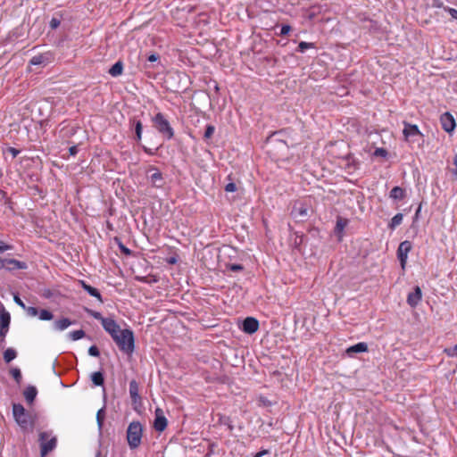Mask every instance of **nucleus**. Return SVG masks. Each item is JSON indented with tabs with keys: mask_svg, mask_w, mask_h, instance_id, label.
I'll return each instance as SVG.
<instances>
[{
	"mask_svg": "<svg viewBox=\"0 0 457 457\" xmlns=\"http://www.w3.org/2000/svg\"><path fill=\"white\" fill-rule=\"evenodd\" d=\"M309 206L303 202H296L291 211V215L294 219L303 221L309 215Z\"/></svg>",
	"mask_w": 457,
	"mask_h": 457,
	"instance_id": "nucleus-6",
	"label": "nucleus"
},
{
	"mask_svg": "<svg viewBox=\"0 0 457 457\" xmlns=\"http://www.w3.org/2000/svg\"><path fill=\"white\" fill-rule=\"evenodd\" d=\"M123 71V65L120 62H117L114 63L112 68L109 70V73L112 77L120 76L122 73Z\"/></svg>",
	"mask_w": 457,
	"mask_h": 457,
	"instance_id": "nucleus-21",
	"label": "nucleus"
},
{
	"mask_svg": "<svg viewBox=\"0 0 457 457\" xmlns=\"http://www.w3.org/2000/svg\"><path fill=\"white\" fill-rule=\"evenodd\" d=\"M154 428L158 432H162L167 427V419L161 408H156L154 411Z\"/></svg>",
	"mask_w": 457,
	"mask_h": 457,
	"instance_id": "nucleus-8",
	"label": "nucleus"
},
{
	"mask_svg": "<svg viewBox=\"0 0 457 457\" xmlns=\"http://www.w3.org/2000/svg\"><path fill=\"white\" fill-rule=\"evenodd\" d=\"M59 25H60V21H59L58 19H56V18H53V19L51 20V21H50V27H51L52 29H56V28H58V27H59Z\"/></svg>",
	"mask_w": 457,
	"mask_h": 457,
	"instance_id": "nucleus-45",
	"label": "nucleus"
},
{
	"mask_svg": "<svg viewBox=\"0 0 457 457\" xmlns=\"http://www.w3.org/2000/svg\"><path fill=\"white\" fill-rule=\"evenodd\" d=\"M346 224H347V220H343V219L339 218L337 220L336 230L338 233H341L344 230L345 227L346 226Z\"/></svg>",
	"mask_w": 457,
	"mask_h": 457,
	"instance_id": "nucleus-32",
	"label": "nucleus"
},
{
	"mask_svg": "<svg viewBox=\"0 0 457 457\" xmlns=\"http://www.w3.org/2000/svg\"><path fill=\"white\" fill-rule=\"evenodd\" d=\"M5 261V269L7 270H25L27 269V264L24 262H21L15 259H4Z\"/></svg>",
	"mask_w": 457,
	"mask_h": 457,
	"instance_id": "nucleus-12",
	"label": "nucleus"
},
{
	"mask_svg": "<svg viewBox=\"0 0 457 457\" xmlns=\"http://www.w3.org/2000/svg\"><path fill=\"white\" fill-rule=\"evenodd\" d=\"M1 320H2V328L4 327H8L9 322H10V316L8 314L6 315V317L4 315H2Z\"/></svg>",
	"mask_w": 457,
	"mask_h": 457,
	"instance_id": "nucleus-43",
	"label": "nucleus"
},
{
	"mask_svg": "<svg viewBox=\"0 0 457 457\" xmlns=\"http://www.w3.org/2000/svg\"><path fill=\"white\" fill-rule=\"evenodd\" d=\"M236 190H237V186L234 183H228L225 187V191L226 192H235Z\"/></svg>",
	"mask_w": 457,
	"mask_h": 457,
	"instance_id": "nucleus-44",
	"label": "nucleus"
},
{
	"mask_svg": "<svg viewBox=\"0 0 457 457\" xmlns=\"http://www.w3.org/2000/svg\"><path fill=\"white\" fill-rule=\"evenodd\" d=\"M368 351V345L366 343L361 342L354 345H352L346 349V353L352 355L356 353H364Z\"/></svg>",
	"mask_w": 457,
	"mask_h": 457,
	"instance_id": "nucleus-15",
	"label": "nucleus"
},
{
	"mask_svg": "<svg viewBox=\"0 0 457 457\" xmlns=\"http://www.w3.org/2000/svg\"><path fill=\"white\" fill-rule=\"evenodd\" d=\"M152 170H154V173L150 176V182L156 187H162L163 182L162 173L154 168Z\"/></svg>",
	"mask_w": 457,
	"mask_h": 457,
	"instance_id": "nucleus-16",
	"label": "nucleus"
},
{
	"mask_svg": "<svg viewBox=\"0 0 457 457\" xmlns=\"http://www.w3.org/2000/svg\"><path fill=\"white\" fill-rule=\"evenodd\" d=\"M104 418H105V411H104V407H103L96 413V421H97L99 430H101L103 428Z\"/></svg>",
	"mask_w": 457,
	"mask_h": 457,
	"instance_id": "nucleus-26",
	"label": "nucleus"
},
{
	"mask_svg": "<svg viewBox=\"0 0 457 457\" xmlns=\"http://www.w3.org/2000/svg\"><path fill=\"white\" fill-rule=\"evenodd\" d=\"M242 269H243V267L239 264H232L230 266V270L233 271H238V270H241Z\"/></svg>",
	"mask_w": 457,
	"mask_h": 457,
	"instance_id": "nucleus-50",
	"label": "nucleus"
},
{
	"mask_svg": "<svg viewBox=\"0 0 457 457\" xmlns=\"http://www.w3.org/2000/svg\"><path fill=\"white\" fill-rule=\"evenodd\" d=\"M27 312V314L30 317H35L38 315V310L36 307L29 306L24 309Z\"/></svg>",
	"mask_w": 457,
	"mask_h": 457,
	"instance_id": "nucleus-34",
	"label": "nucleus"
},
{
	"mask_svg": "<svg viewBox=\"0 0 457 457\" xmlns=\"http://www.w3.org/2000/svg\"><path fill=\"white\" fill-rule=\"evenodd\" d=\"M259 328V322L256 319L252 317H247L243 321L242 329L244 332L247 334H253L256 332Z\"/></svg>",
	"mask_w": 457,
	"mask_h": 457,
	"instance_id": "nucleus-10",
	"label": "nucleus"
},
{
	"mask_svg": "<svg viewBox=\"0 0 457 457\" xmlns=\"http://www.w3.org/2000/svg\"><path fill=\"white\" fill-rule=\"evenodd\" d=\"M158 58H159V56H158L157 54H150V55L148 56L147 60H148L149 62H156V61L158 60Z\"/></svg>",
	"mask_w": 457,
	"mask_h": 457,
	"instance_id": "nucleus-51",
	"label": "nucleus"
},
{
	"mask_svg": "<svg viewBox=\"0 0 457 457\" xmlns=\"http://www.w3.org/2000/svg\"><path fill=\"white\" fill-rule=\"evenodd\" d=\"M291 30V27L289 25H283L280 29V35L286 36L287 35Z\"/></svg>",
	"mask_w": 457,
	"mask_h": 457,
	"instance_id": "nucleus-42",
	"label": "nucleus"
},
{
	"mask_svg": "<svg viewBox=\"0 0 457 457\" xmlns=\"http://www.w3.org/2000/svg\"><path fill=\"white\" fill-rule=\"evenodd\" d=\"M39 441L41 446V456L45 457L49 452L54 450L56 446V437H50V434L47 432H42L39 435Z\"/></svg>",
	"mask_w": 457,
	"mask_h": 457,
	"instance_id": "nucleus-5",
	"label": "nucleus"
},
{
	"mask_svg": "<svg viewBox=\"0 0 457 457\" xmlns=\"http://www.w3.org/2000/svg\"><path fill=\"white\" fill-rule=\"evenodd\" d=\"M267 453H268V451L267 450H263V451H261V452L257 453L253 457H262L263 455H265Z\"/></svg>",
	"mask_w": 457,
	"mask_h": 457,
	"instance_id": "nucleus-52",
	"label": "nucleus"
},
{
	"mask_svg": "<svg viewBox=\"0 0 457 457\" xmlns=\"http://www.w3.org/2000/svg\"><path fill=\"white\" fill-rule=\"evenodd\" d=\"M375 156L386 157L387 155V152L384 148H377L374 152Z\"/></svg>",
	"mask_w": 457,
	"mask_h": 457,
	"instance_id": "nucleus-40",
	"label": "nucleus"
},
{
	"mask_svg": "<svg viewBox=\"0 0 457 457\" xmlns=\"http://www.w3.org/2000/svg\"><path fill=\"white\" fill-rule=\"evenodd\" d=\"M10 373L11 375L12 376V378L15 379V381L20 384L21 381V372L20 370V369L18 368H12L11 370H10Z\"/></svg>",
	"mask_w": 457,
	"mask_h": 457,
	"instance_id": "nucleus-29",
	"label": "nucleus"
},
{
	"mask_svg": "<svg viewBox=\"0 0 457 457\" xmlns=\"http://www.w3.org/2000/svg\"><path fill=\"white\" fill-rule=\"evenodd\" d=\"M69 337L71 340L76 341L85 337V332L82 329L71 331L69 333Z\"/></svg>",
	"mask_w": 457,
	"mask_h": 457,
	"instance_id": "nucleus-27",
	"label": "nucleus"
},
{
	"mask_svg": "<svg viewBox=\"0 0 457 457\" xmlns=\"http://www.w3.org/2000/svg\"><path fill=\"white\" fill-rule=\"evenodd\" d=\"M53 317H54V315L48 310L44 309V310H41L40 312H38V318L41 320H51L53 319Z\"/></svg>",
	"mask_w": 457,
	"mask_h": 457,
	"instance_id": "nucleus-28",
	"label": "nucleus"
},
{
	"mask_svg": "<svg viewBox=\"0 0 457 457\" xmlns=\"http://www.w3.org/2000/svg\"><path fill=\"white\" fill-rule=\"evenodd\" d=\"M29 62L32 65H39L44 62V57L42 55H36L31 58Z\"/></svg>",
	"mask_w": 457,
	"mask_h": 457,
	"instance_id": "nucleus-35",
	"label": "nucleus"
},
{
	"mask_svg": "<svg viewBox=\"0 0 457 457\" xmlns=\"http://www.w3.org/2000/svg\"><path fill=\"white\" fill-rule=\"evenodd\" d=\"M144 427L137 420L131 421L126 431V439L130 450L137 449L142 443Z\"/></svg>",
	"mask_w": 457,
	"mask_h": 457,
	"instance_id": "nucleus-1",
	"label": "nucleus"
},
{
	"mask_svg": "<svg viewBox=\"0 0 457 457\" xmlns=\"http://www.w3.org/2000/svg\"><path fill=\"white\" fill-rule=\"evenodd\" d=\"M440 122L444 130L448 133L453 132L456 126L453 116L449 112L441 115Z\"/></svg>",
	"mask_w": 457,
	"mask_h": 457,
	"instance_id": "nucleus-9",
	"label": "nucleus"
},
{
	"mask_svg": "<svg viewBox=\"0 0 457 457\" xmlns=\"http://www.w3.org/2000/svg\"><path fill=\"white\" fill-rule=\"evenodd\" d=\"M80 283L84 290L87 291L91 296L97 298L101 303L103 302L102 296L96 288L86 284L84 281H80Z\"/></svg>",
	"mask_w": 457,
	"mask_h": 457,
	"instance_id": "nucleus-19",
	"label": "nucleus"
},
{
	"mask_svg": "<svg viewBox=\"0 0 457 457\" xmlns=\"http://www.w3.org/2000/svg\"><path fill=\"white\" fill-rule=\"evenodd\" d=\"M8 152L12 154V158H15L20 153L19 150L13 148V147L8 148Z\"/></svg>",
	"mask_w": 457,
	"mask_h": 457,
	"instance_id": "nucleus-47",
	"label": "nucleus"
},
{
	"mask_svg": "<svg viewBox=\"0 0 457 457\" xmlns=\"http://www.w3.org/2000/svg\"><path fill=\"white\" fill-rule=\"evenodd\" d=\"M12 415L15 421L21 428L26 429L29 425V416L25 408L20 403L12 404Z\"/></svg>",
	"mask_w": 457,
	"mask_h": 457,
	"instance_id": "nucleus-4",
	"label": "nucleus"
},
{
	"mask_svg": "<svg viewBox=\"0 0 457 457\" xmlns=\"http://www.w3.org/2000/svg\"><path fill=\"white\" fill-rule=\"evenodd\" d=\"M69 153H70L71 155L77 154V153H78V146L77 145L71 146L69 148Z\"/></svg>",
	"mask_w": 457,
	"mask_h": 457,
	"instance_id": "nucleus-48",
	"label": "nucleus"
},
{
	"mask_svg": "<svg viewBox=\"0 0 457 457\" xmlns=\"http://www.w3.org/2000/svg\"><path fill=\"white\" fill-rule=\"evenodd\" d=\"M122 330L123 329H121L120 327H119V328L115 329V332H112L110 334V336L112 337V338L113 339L114 342L118 339V337L120 336V334L122 333Z\"/></svg>",
	"mask_w": 457,
	"mask_h": 457,
	"instance_id": "nucleus-41",
	"label": "nucleus"
},
{
	"mask_svg": "<svg viewBox=\"0 0 457 457\" xmlns=\"http://www.w3.org/2000/svg\"><path fill=\"white\" fill-rule=\"evenodd\" d=\"M88 354L94 357L99 356L100 353L98 348L96 345H92L88 349Z\"/></svg>",
	"mask_w": 457,
	"mask_h": 457,
	"instance_id": "nucleus-38",
	"label": "nucleus"
},
{
	"mask_svg": "<svg viewBox=\"0 0 457 457\" xmlns=\"http://www.w3.org/2000/svg\"><path fill=\"white\" fill-rule=\"evenodd\" d=\"M390 197L395 200H401L404 197V191L400 187H395L390 191Z\"/></svg>",
	"mask_w": 457,
	"mask_h": 457,
	"instance_id": "nucleus-20",
	"label": "nucleus"
},
{
	"mask_svg": "<svg viewBox=\"0 0 457 457\" xmlns=\"http://www.w3.org/2000/svg\"><path fill=\"white\" fill-rule=\"evenodd\" d=\"M115 343L120 351L126 353H133L135 348V340L132 330L129 328L123 329Z\"/></svg>",
	"mask_w": 457,
	"mask_h": 457,
	"instance_id": "nucleus-3",
	"label": "nucleus"
},
{
	"mask_svg": "<svg viewBox=\"0 0 457 457\" xmlns=\"http://www.w3.org/2000/svg\"><path fill=\"white\" fill-rule=\"evenodd\" d=\"M453 164L455 166L454 174L457 177V154L454 156Z\"/></svg>",
	"mask_w": 457,
	"mask_h": 457,
	"instance_id": "nucleus-53",
	"label": "nucleus"
},
{
	"mask_svg": "<svg viewBox=\"0 0 457 457\" xmlns=\"http://www.w3.org/2000/svg\"><path fill=\"white\" fill-rule=\"evenodd\" d=\"M37 388L33 386H29L24 390V393H23L26 401L29 403H33V401L35 400V398L37 396Z\"/></svg>",
	"mask_w": 457,
	"mask_h": 457,
	"instance_id": "nucleus-17",
	"label": "nucleus"
},
{
	"mask_svg": "<svg viewBox=\"0 0 457 457\" xmlns=\"http://www.w3.org/2000/svg\"><path fill=\"white\" fill-rule=\"evenodd\" d=\"M71 324H72V322L69 319L63 318V319L55 320L54 323V328L56 330L63 331L66 328H68Z\"/></svg>",
	"mask_w": 457,
	"mask_h": 457,
	"instance_id": "nucleus-18",
	"label": "nucleus"
},
{
	"mask_svg": "<svg viewBox=\"0 0 457 457\" xmlns=\"http://www.w3.org/2000/svg\"><path fill=\"white\" fill-rule=\"evenodd\" d=\"M5 269V261L3 258H0V270Z\"/></svg>",
	"mask_w": 457,
	"mask_h": 457,
	"instance_id": "nucleus-54",
	"label": "nucleus"
},
{
	"mask_svg": "<svg viewBox=\"0 0 457 457\" xmlns=\"http://www.w3.org/2000/svg\"><path fill=\"white\" fill-rule=\"evenodd\" d=\"M403 132L406 139L421 134L417 125H411L408 123H404V129Z\"/></svg>",
	"mask_w": 457,
	"mask_h": 457,
	"instance_id": "nucleus-13",
	"label": "nucleus"
},
{
	"mask_svg": "<svg viewBox=\"0 0 457 457\" xmlns=\"http://www.w3.org/2000/svg\"><path fill=\"white\" fill-rule=\"evenodd\" d=\"M142 130H143V125L140 120H137L135 123V131L137 136V140L140 141L142 138Z\"/></svg>",
	"mask_w": 457,
	"mask_h": 457,
	"instance_id": "nucleus-30",
	"label": "nucleus"
},
{
	"mask_svg": "<svg viewBox=\"0 0 457 457\" xmlns=\"http://www.w3.org/2000/svg\"><path fill=\"white\" fill-rule=\"evenodd\" d=\"M129 395L134 402H137L139 398L137 384L134 380L129 383Z\"/></svg>",
	"mask_w": 457,
	"mask_h": 457,
	"instance_id": "nucleus-22",
	"label": "nucleus"
},
{
	"mask_svg": "<svg viewBox=\"0 0 457 457\" xmlns=\"http://www.w3.org/2000/svg\"><path fill=\"white\" fill-rule=\"evenodd\" d=\"M411 250V244L410 241H403L402 242L397 249V257L400 261L401 267L403 270L405 269V265L408 259V254Z\"/></svg>",
	"mask_w": 457,
	"mask_h": 457,
	"instance_id": "nucleus-7",
	"label": "nucleus"
},
{
	"mask_svg": "<svg viewBox=\"0 0 457 457\" xmlns=\"http://www.w3.org/2000/svg\"><path fill=\"white\" fill-rule=\"evenodd\" d=\"M91 379L96 386H102L104 384V376L100 371L94 372L91 375Z\"/></svg>",
	"mask_w": 457,
	"mask_h": 457,
	"instance_id": "nucleus-24",
	"label": "nucleus"
},
{
	"mask_svg": "<svg viewBox=\"0 0 457 457\" xmlns=\"http://www.w3.org/2000/svg\"><path fill=\"white\" fill-rule=\"evenodd\" d=\"M312 46H313V45L312 43H307V42L302 41L298 45V51L301 53H303V52H305V50H307L308 48H311Z\"/></svg>",
	"mask_w": 457,
	"mask_h": 457,
	"instance_id": "nucleus-33",
	"label": "nucleus"
},
{
	"mask_svg": "<svg viewBox=\"0 0 457 457\" xmlns=\"http://www.w3.org/2000/svg\"><path fill=\"white\" fill-rule=\"evenodd\" d=\"M16 351L12 348H8L4 352V359L6 362L12 361L16 358Z\"/></svg>",
	"mask_w": 457,
	"mask_h": 457,
	"instance_id": "nucleus-25",
	"label": "nucleus"
},
{
	"mask_svg": "<svg viewBox=\"0 0 457 457\" xmlns=\"http://www.w3.org/2000/svg\"><path fill=\"white\" fill-rule=\"evenodd\" d=\"M448 12H449V13L451 14V16H452L453 19H456V20H457V10H456V9L449 8V9H448Z\"/></svg>",
	"mask_w": 457,
	"mask_h": 457,
	"instance_id": "nucleus-49",
	"label": "nucleus"
},
{
	"mask_svg": "<svg viewBox=\"0 0 457 457\" xmlns=\"http://www.w3.org/2000/svg\"><path fill=\"white\" fill-rule=\"evenodd\" d=\"M12 248V245L4 243V241L0 240V253H4L8 250H11Z\"/></svg>",
	"mask_w": 457,
	"mask_h": 457,
	"instance_id": "nucleus-39",
	"label": "nucleus"
},
{
	"mask_svg": "<svg viewBox=\"0 0 457 457\" xmlns=\"http://www.w3.org/2000/svg\"><path fill=\"white\" fill-rule=\"evenodd\" d=\"M13 300H14V302H15L18 305H20L21 308H23V309H25V308H26L25 303L22 302V300H21L18 295H14Z\"/></svg>",
	"mask_w": 457,
	"mask_h": 457,
	"instance_id": "nucleus-46",
	"label": "nucleus"
},
{
	"mask_svg": "<svg viewBox=\"0 0 457 457\" xmlns=\"http://www.w3.org/2000/svg\"><path fill=\"white\" fill-rule=\"evenodd\" d=\"M403 219V214H402V213H397V214H395V215L392 218V220H391V221H390V223H389V228H390L391 229L395 228L397 226H399V225L402 223Z\"/></svg>",
	"mask_w": 457,
	"mask_h": 457,
	"instance_id": "nucleus-23",
	"label": "nucleus"
},
{
	"mask_svg": "<svg viewBox=\"0 0 457 457\" xmlns=\"http://www.w3.org/2000/svg\"><path fill=\"white\" fill-rule=\"evenodd\" d=\"M152 122L155 129L163 136L164 138L170 140L174 137V129L170 126L169 120L162 112L156 113L152 118Z\"/></svg>",
	"mask_w": 457,
	"mask_h": 457,
	"instance_id": "nucleus-2",
	"label": "nucleus"
},
{
	"mask_svg": "<svg viewBox=\"0 0 457 457\" xmlns=\"http://www.w3.org/2000/svg\"><path fill=\"white\" fill-rule=\"evenodd\" d=\"M176 262V259L175 258H170V261H169V263H175Z\"/></svg>",
	"mask_w": 457,
	"mask_h": 457,
	"instance_id": "nucleus-55",
	"label": "nucleus"
},
{
	"mask_svg": "<svg viewBox=\"0 0 457 457\" xmlns=\"http://www.w3.org/2000/svg\"><path fill=\"white\" fill-rule=\"evenodd\" d=\"M445 353L449 357H457V345H455L453 347L445 349Z\"/></svg>",
	"mask_w": 457,
	"mask_h": 457,
	"instance_id": "nucleus-37",
	"label": "nucleus"
},
{
	"mask_svg": "<svg viewBox=\"0 0 457 457\" xmlns=\"http://www.w3.org/2000/svg\"><path fill=\"white\" fill-rule=\"evenodd\" d=\"M86 312L90 315L92 316L93 318H95L96 320H98L101 321V324H103V320H105L106 318H104L102 316V314L98 312H96V311H93V310H90V309H86Z\"/></svg>",
	"mask_w": 457,
	"mask_h": 457,
	"instance_id": "nucleus-31",
	"label": "nucleus"
},
{
	"mask_svg": "<svg viewBox=\"0 0 457 457\" xmlns=\"http://www.w3.org/2000/svg\"><path fill=\"white\" fill-rule=\"evenodd\" d=\"M104 329L111 334L112 332H115V329L119 328V324L112 318H106L105 320H103L102 324Z\"/></svg>",
	"mask_w": 457,
	"mask_h": 457,
	"instance_id": "nucleus-14",
	"label": "nucleus"
},
{
	"mask_svg": "<svg viewBox=\"0 0 457 457\" xmlns=\"http://www.w3.org/2000/svg\"><path fill=\"white\" fill-rule=\"evenodd\" d=\"M422 292L420 287H415L413 292L410 293L407 296V303L411 307H416L421 301Z\"/></svg>",
	"mask_w": 457,
	"mask_h": 457,
	"instance_id": "nucleus-11",
	"label": "nucleus"
},
{
	"mask_svg": "<svg viewBox=\"0 0 457 457\" xmlns=\"http://www.w3.org/2000/svg\"><path fill=\"white\" fill-rule=\"evenodd\" d=\"M215 131V128L212 125H208L204 132L205 138H211Z\"/></svg>",
	"mask_w": 457,
	"mask_h": 457,
	"instance_id": "nucleus-36",
	"label": "nucleus"
}]
</instances>
